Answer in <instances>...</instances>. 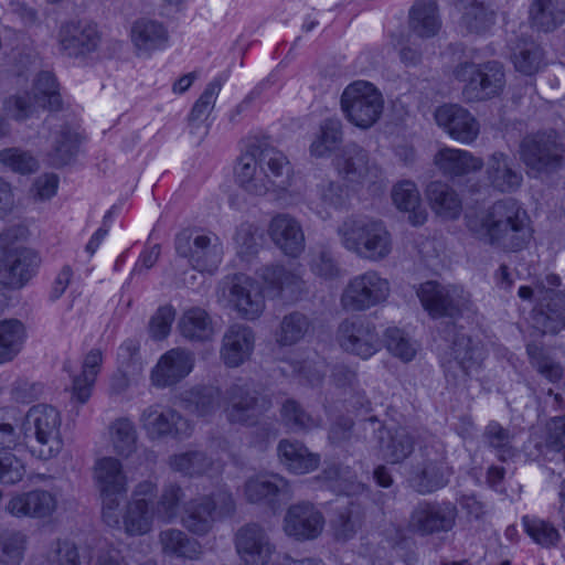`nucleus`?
Instances as JSON below:
<instances>
[{
	"label": "nucleus",
	"instance_id": "41",
	"mask_svg": "<svg viewBox=\"0 0 565 565\" xmlns=\"http://www.w3.org/2000/svg\"><path fill=\"white\" fill-rule=\"evenodd\" d=\"M451 355L466 375L477 372L484 360L483 347L473 341L462 330L456 331L451 345Z\"/></svg>",
	"mask_w": 565,
	"mask_h": 565
},
{
	"label": "nucleus",
	"instance_id": "29",
	"mask_svg": "<svg viewBox=\"0 0 565 565\" xmlns=\"http://www.w3.org/2000/svg\"><path fill=\"white\" fill-rule=\"evenodd\" d=\"M271 242L286 256L298 257L305 250V234L298 220L287 213L275 215L268 225Z\"/></svg>",
	"mask_w": 565,
	"mask_h": 565
},
{
	"label": "nucleus",
	"instance_id": "50",
	"mask_svg": "<svg viewBox=\"0 0 565 565\" xmlns=\"http://www.w3.org/2000/svg\"><path fill=\"white\" fill-rule=\"evenodd\" d=\"M379 438L383 458L391 463L403 461L414 450V440L405 428H397L394 433L380 429Z\"/></svg>",
	"mask_w": 565,
	"mask_h": 565
},
{
	"label": "nucleus",
	"instance_id": "42",
	"mask_svg": "<svg viewBox=\"0 0 565 565\" xmlns=\"http://www.w3.org/2000/svg\"><path fill=\"white\" fill-rule=\"evenodd\" d=\"M182 406L199 417L214 414L221 405V391L214 386H194L180 394Z\"/></svg>",
	"mask_w": 565,
	"mask_h": 565
},
{
	"label": "nucleus",
	"instance_id": "61",
	"mask_svg": "<svg viewBox=\"0 0 565 565\" xmlns=\"http://www.w3.org/2000/svg\"><path fill=\"white\" fill-rule=\"evenodd\" d=\"M280 417L282 423L294 431H308L322 425L320 417L308 414L301 405L294 399H287L282 404Z\"/></svg>",
	"mask_w": 565,
	"mask_h": 565
},
{
	"label": "nucleus",
	"instance_id": "1",
	"mask_svg": "<svg viewBox=\"0 0 565 565\" xmlns=\"http://www.w3.org/2000/svg\"><path fill=\"white\" fill-rule=\"evenodd\" d=\"M480 231L490 245L505 252L521 250L532 238L530 217L513 199L493 203L481 217Z\"/></svg>",
	"mask_w": 565,
	"mask_h": 565
},
{
	"label": "nucleus",
	"instance_id": "60",
	"mask_svg": "<svg viewBox=\"0 0 565 565\" xmlns=\"http://www.w3.org/2000/svg\"><path fill=\"white\" fill-rule=\"evenodd\" d=\"M310 327L309 319L300 312L286 315L276 331V342L279 345H294L303 339Z\"/></svg>",
	"mask_w": 565,
	"mask_h": 565
},
{
	"label": "nucleus",
	"instance_id": "15",
	"mask_svg": "<svg viewBox=\"0 0 565 565\" xmlns=\"http://www.w3.org/2000/svg\"><path fill=\"white\" fill-rule=\"evenodd\" d=\"M139 425L150 440H161L166 437L184 438L192 433L190 422L179 412L158 403L140 412Z\"/></svg>",
	"mask_w": 565,
	"mask_h": 565
},
{
	"label": "nucleus",
	"instance_id": "28",
	"mask_svg": "<svg viewBox=\"0 0 565 565\" xmlns=\"http://www.w3.org/2000/svg\"><path fill=\"white\" fill-rule=\"evenodd\" d=\"M129 38L137 56L150 57L154 52L167 47L169 31L158 20L140 18L131 24Z\"/></svg>",
	"mask_w": 565,
	"mask_h": 565
},
{
	"label": "nucleus",
	"instance_id": "27",
	"mask_svg": "<svg viewBox=\"0 0 565 565\" xmlns=\"http://www.w3.org/2000/svg\"><path fill=\"white\" fill-rule=\"evenodd\" d=\"M424 44V2L415 1L408 13L406 26L401 32L396 47L401 61L406 65L420 62Z\"/></svg>",
	"mask_w": 565,
	"mask_h": 565
},
{
	"label": "nucleus",
	"instance_id": "21",
	"mask_svg": "<svg viewBox=\"0 0 565 565\" xmlns=\"http://www.w3.org/2000/svg\"><path fill=\"white\" fill-rule=\"evenodd\" d=\"M258 276L273 297L297 301L306 292L300 266L288 268L282 265H266L259 269Z\"/></svg>",
	"mask_w": 565,
	"mask_h": 565
},
{
	"label": "nucleus",
	"instance_id": "32",
	"mask_svg": "<svg viewBox=\"0 0 565 565\" xmlns=\"http://www.w3.org/2000/svg\"><path fill=\"white\" fill-rule=\"evenodd\" d=\"M234 173L237 184L249 194L262 196L274 191L273 181L267 177L257 153L252 149L241 154Z\"/></svg>",
	"mask_w": 565,
	"mask_h": 565
},
{
	"label": "nucleus",
	"instance_id": "19",
	"mask_svg": "<svg viewBox=\"0 0 565 565\" xmlns=\"http://www.w3.org/2000/svg\"><path fill=\"white\" fill-rule=\"evenodd\" d=\"M434 119L451 139L462 145H471L480 134L478 119L458 104H445L436 108Z\"/></svg>",
	"mask_w": 565,
	"mask_h": 565
},
{
	"label": "nucleus",
	"instance_id": "33",
	"mask_svg": "<svg viewBox=\"0 0 565 565\" xmlns=\"http://www.w3.org/2000/svg\"><path fill=\"white\" fill-rule=\"evenodd\" d=\"M433 166L444 177L457 178L480 171L483 160L468 150L444 146L433 156Z\"/></svg>",
	"mask_w": 565,
	"mask_h": 565
},
{
	"label": "nucleus",
	"instance_id": "8",
	"mask_svg": "<svg viewBox=\"0 0 565 565\" xmlns=\"http://www.w3.org/2000/svg\"><path fill=\"white\" fill-rule=\"evenodd\" d=\"M61 415L56 408L46 404L32 406L23 417L22 428L25 437L32 434L39 448H32V455L42 460L56 457L62 448Z\"/></svg>",
	"mask_w": 565,
	"mask_h": 565
},
{
	"label": "nucleus",
	"instance_id": "63",
	"mask_svg": "<svg viewBox=\"0 0 565 565\" xmlns=\"http://www.w3.org/2000/svg\"><path fill=\"white\" fill-rule=\"evenodd\" d=\"M483 438L500 460L507 461L516 455V449L513 447L514 436L499 423H489L484 429Z\"/></svg>",
	"mask_w": 565,
	"mask_h": 565
},
{
	"label": "nucleus",
	"instance_id": "30",
	"mask_svg": "<svg viewBox=\"0 0 565 565\" xmlns=\"http://www.w3.org/2000/svg\"><path fill=\"white\" fill-rule=\"evenodd\" d=\"M244 495L250 503L265 502L275 505L279 500L291 497L289 482L275 473H259L249 477L244 484Z\"/></svg>",
	"mask_w": 565,
	"mask_h": 565
},
{
	"label": "nucleus",
	"instance_id": "56",
	"mask_svg": "<svg viewBox=\"0 0 565 565\" xmlns=\"http://www.w3.org/2000/svg\"><path fill=\"white\" fill-rule=\"evenodd\" d=\"M394 204L397 209L408 212V221L417 226L424 223V214L419 209V192L412 181H403L396 184L392 192Z\"/></svg>",
	"mask_w": 565,
	"mask_h": 565
},
{
	"label": "nucleus",
	"instance_id": "54",
	"mask_svg": "<svg viewBox=\"0 0 565 565\" xmlns=\"http://www.w3.org/2000/svg\"><path fill=\"white\" fill-rule=\"evenodd\" d=\"M512 62L518 72L533 75L544 64V52L533 40L522 39L513 47Z\"/></svg>",
	"mask_w": 565,
	"mask_h": 565
},
{
	"label": "nucleus",
	"instance_id": "58",
	"mask_svg": "<svg viewBox=\"0 0 565 565\" xmlns=\"http://www.w3.org/2000/svg\"><path fill=\"white\" fill-rule=\"evenodd\" d=\"M184 491L178 483L171 482L163 487L156 503H151L157 520L170 523L177 519Z\"/></svg>",
	"mask_w": 565,
	"mask_h": 565
},
{
	"label": "nucleus",
	"instance_id": "45",
	"mask_svg": "<svg viewBox=\"0 0 565 565\" xmlns=\"http://www.w3.org/2000/svg\"><path fill=\"white\" fill-rule=\"evenodd\" d=\"M348 190L335 181H322L317 186V200L311 202V209L323 220L331 216L332 211L347 206Z\"/></svg>",
	"mask_w": 565,
	"mask_h": 565
},
{
	"label": "nucleus",
	"instance_id": "38",
	"mask_svg": "<svg viewBox=\"0 0 565 565\" xmlns=\"http://www.w3.org/2000/svg\"><path fill=\"white\" fill-rule=\"evenodd\" d=\"M221 88L222 81L220 78H215L210 82L199 99L193 105L189 115L190 132L199 135V143L209 134V125L206 124V119L214 108Z\"/></svg>",
	"mask_w": 565,
	"mask_h": 565
},
{
	"label": "nucleus",
	"instance_id": "31",
	"mask_svg": "<svg viewBox=\"0 0 565 565\" xmlns=\"http://www.w3.org/2000/svg\"><path fill=\"white\" fill-rule=\"evenodd\" d=\"M56 508L55 494L39 489L15 493L6 505V510L13 516L32 519L49 518L55 512Z\"/></svg>",
	"mask_w": 565,
	"mask_h": 565
},
{
	"label": "nucleus",
	"instance_id": "37",
	"mask_svg": "<svg viewBox=\"0 0 565 565\" xmlns=\"http://www.w3.org/2000/svg\"><path fill=\"white\" fill-rule=\"evenodd\" d=\"M169 466L173 471L188 477H213L222 470L220 460H214L200 450L175 454L169 458Z\"/></svg>",
	"mask_w": 565,
	"mask_h": 565
},
{
	"label": "nucleus",
	"instance_id": "46",
	"mask_svg": "<svg viewBox=\"0 0 565 565\" xmlns=\"http://www.w3.org/2000/svg\"><path fill=\"white\" fill-rule=\"evenodd\" d=\"M250 149L257 153L259 163L265 168L269 180L273 181L274 191L286 189L291 170L287 157L275 148L252 147Z\"/></svg>",
	"mask_w": 565,
	"mask_h": 565
},
{
	"label": "nucleus",
	"instance_id": "34",
	"mask_svg": "<svg viewBox=\"0 0 565 565\" xmlns=\"http://www.w3.org/2000/svg\"><path fill=\"white\" fill-rule=\"evenodd\" d=\"M177 329L183 339L192 343H205L215 335L213 319L201 307L185 309L178 320Z\"/></svg>",
	"mask_w": 565,
	"mask_h": 565
},
{
	"label": "nucleus",
	"instance_id": "4",
	"mask_svg": "<svg viewBox=\"0 0 565 565\" xmlns=\"http://www.w3.org/2000/svg\"><path fill=\"white\" fill-rule=\"evenodd\" d=\"M392 295L388 278L376 269H366L350 277L340 295L347 312H364L384 306Z\"/></svg>",
	"mask_w": 565,
	"mask_h": 565
},
{
	"label": "nucleus",
	"instance_id": "52",
	"mask_svg": "<svg viewBox=\"0 0 565 565\" xmlns=\"http://www.w3.org/2000/svg\"><path fill=\"white\" fill-rule=\"evenodd\" d=\"M26 331L17 319L0 321V364L12 361L22 350Z\"/></svg>",
	"mask_w": 565,
	"mask_h": 565
},
{
	"label": "nucleus",
	"instance_id": "47",
	"mask_svg": "<svg viewBox=\"0 0 565 565\" xmlns=\"http://www.w3.org/2000/svg\"><path fill=\"white\" fill-rule=\"evenodd\" d=\"M460 26L467 33L480 34L488 31L495 22V11L482 1L466 0L460 4Z\"/></svg>",
	"mask_w": 565,
	"mask_h": 565
},
{
	"label": "nucleus",
	"instance_id": "62",
	"mask_svg": "<svg viewBox=\"0 0 565 565\" xmlns=\"http://www.w3.org/2000/svg\"><path fill=\"white\" fill-rule=\"evenodd\" d=\"M457 508L451 502L426 504V533L448 532L456 522Z\"/></svg>",
	"mask_w": 565,
	"mask_h": 565
},
{
	"label": "nucleus",
	"instance_id": "13",
	"mask_svg": "<svg viewBox=\"0 0 565 565\" xmlns=\"http://www.w3.org/2000/svg\"><path fill=\"white\" fill-rule=\"evenodd\" d=\"M226 418L231 423L253 425L271 407L268 396L260 394L254 381L237 379L224 394Z\"/></svg>",
	"mask_w": 565,
	"mask_h": 565
},
{
	"label": "nucleus",
	"instance_id": "25",
	"mask_svg": "<svg viewBox=\"0 0 565 565\" xmlns=\"http://www.w3.org/2000/svg\"><path fill=\"white\" fill-rule=\"evenodd\" d=\"M324 526L322 513L311 503L300 502L288 508L284 518L285 533L298 541L318 537Z\"/></svg>",
	"mask_w": 565,
	"mask_h": 565
},
{
	"label": "nucleus",
	"instance_id": "18",
	"mask_svg": "<svg viewBox=\"0 0 565 565\" xmlns=\"http://www.w3.org/2000/svg\"><path fill=\"white\" fill-rule=\"evenodd\" d=\"M60 50L70 57H84L98 50L102 32L96 23L87 20L64 22L57 33Z\"/></svg>",
	"mask_w": 565,
	"mask_h": 565
},
{
	"label": "nucleus",
	"instance_id": "5",
	"mask_svg": "<svg viewBox=\"0 0 565 565\" xmlns=\"http://www.w3.org/2000/svg\"><path fill=\"white\" fill-rule=\"evenodd\" d=\"M93 477L100 492L103 520L108 526L118 527L120 500L128 490V478L121 461L115 457L97 459L93 468Z\"/></svg>",
	"mask_w": 565,
	"mask_h": 565
},
{
	"label": "nucleus",
	"instance_id": "22",
	"mask_svg": "<svg viewBox=\"0 0 565 565\" xmlns=\"http://www.w3.org/2000/svg\"><path fill=\"white\" fill-rule=\"evenodd\" d=\"M332 163L338 174L351 183H372L379 174L377 167L370 163L367 151L356 143L347 145Z\"/></svg>",
	"mask_w": 565,
	"mask_h": 565
},
{
	"label": "nucleus",
	"instance_id": "20",
	"mask_svg": "<svg viewBox=\"0 0 565 565\" xmlns=\"http://www.w3.org/2000/svg\"><path fill=\"white\" fill-rule=\"evenodd\" d=\"M469 292L458 286L426 281V311L434 318H456L471 309Z\"/></svg>",
	"mask_w": 565,
	"mask_h": 565
},
{
	"label": "nucleus",
	"instance_id": "35",
	"mask_svg": "<svg viewBox=\"0 0 565 565\" xmlns=\"http://www.w3.org/2000/svg\"><path fill=\"white\" fill-rule=\"evenodd\" d=\"M486 172L492 188L502 193L516 191L523 182L522 173L503 152H494L489 157Z\"/></svg>",
	"mask_w": 565,
	"mask_h": 565
},
{
	"label": "nucleus",
	"instance_id": "2",
	"mask_svg": "<svg viewBox=\"0 0 565 565\" xmlns=\"http://www.w3.org/2000/svg\"><path fill=\"white\" fill-rule=\"evenodd\" d=\"M344 249L371 263L386 259L393 250V238L383 222L362 216L347 217L337 230Z\"/></svg>",
	"mask_w": 565,
	"mask_h": 565
},
{
	"label": "nucleus",
	"instance_id": "6",
	"mask_svg": "<svg viewBox=\"0 0 565 565\" xmlns=\"http://www.w3.org/2000/svg\"><path fill=\"white\" fill-rule=\"evenodd\" d=\"M41 264L36 252L18 242V230L0 234V276L12 288L23 287L35 276Z\"/></svg>",
	"mask_w": 565,
	"mask_h": 565
},
{
	"label": "nucleus",
	"instance_id": "51",
	"mask_svg": "<svg viewBox=\"0 0 565 565\" xmlns=\"http://www.w3.org/2000/svg\"><path fill=\"white\" fill-rule=\"evenodd\" d=\"M77 135L67 125L61 124L50 137L47 156L55 167L67 164L77 149Z\"/></svg>",
	"mask_w": 565,
	"mask_h": 565
},
{
	"label": "nucleus",
	"instance_id": "53",
	"mask_svg": "<svg viewBox=\"0 0 565 565\" xmlns=\"http://www.w3.org/2000/svg\"><path fill=\"white\" fill-rule=\"evenodd\" d=\"M342 124L337 118L322 121L320 129L310 145V154L316 158L330 156L342 142Z\"/></svg>",
	"mask_w": 565,
	"mask_h": 565
},
{
	"label": "nucleus",
	"instance_id": "43",
	"mask_svg": "<svg viewBox=\"0 0 565 565\" xmlns=\"http://www.w3.org/2000/svg\"><path fill=\"white\" fill-rule=\"evenodd\" d=\"M103 353L99 349H92L84 358L82 371L74 376L72 383V398L85 404L90 395L100 371Z\"/></svg>",
	"mask_w": 565,
	"mask_h": 565
},
{
	"label": "nucleus",
	"instance_id": "12",
	"mask_svg": "<svg viewBox=\"0 0 565 565\" xmlns=\"http://www.w3.org/2000/svg\"><path fill=\"white\" fill-rule=\"evenodd\" d=\"M518 296L522 300L535 299L532 320L542 333H557L565 327V295L562 291L536 282L533 288L521 286Z\"/></svg>",
	"mask_w": 565,
	"mask_h": 565
},
{
	"label": "nucleus",
	"instance_id": "64",
	"mask_svg": "<svg viewBox=\"0 0 565 565\" xmlns=\"http://www.w3.org/2000/svg\"><path fill=\"white\" fill-rule=\"evenodd\" d=\"M21 419L15 408L0 409V450L14 449L22 443V433L18 430Z\"/></svg>",
	"mask_w": 565,
	"mask_h": 565
},
{
	"label": "nucleus",
	"instance_id": "17",
	"mask_svg": "<svg viewBox=\"0 0 565 565\" xmlns=\"http://www.w3.org/2000/svg\"><path fill=\"white\" fill-rule=\"evenodd\" d=\"M337 341L343 351L362 360L370 359L381 348L376 326L364 318L343 320L338 327Z\"/></svg>",
	"mask_w": 565,
	"mask_h": 565
},
{
	"label": "nucleus",
	"instance_id": "26",
	"mask_svg": "<svg viewBox=\"0 0 565 565\" xmlns=\"http://www.w3.org/2000/svg\"><path fill=\"white\" fill-rule=\"evenodd\" d=\"M255 349V333L252 328L235 323L225 331L220 359L226 367L236 369L247 362Z\"/></svg>",
	"mask_w": 565,
	"mask_h": 565
},
{
	"label": "nucleus",
	"instance_id": "44",
	"mask_svg": "<svg viewBox=\"0 0 565 565\" xmlns=\"http://www.w3.org/2000/svg\"><path fill=\"white\" fill-rule=\"evenodd\" d=\"M159 543L162 552L167 555L199 559L203 554L201 543L179 529L161 531L159 533Z\"/></svg>",
	"mask_w": 565,
	"mask_h": 565
},
{
	"label": "nucleus",
	"instance_id": "57",
	"mask_svg": "<svg viewBox=\"0 0 565 565\" xmlns=\"http://www.w3.org/2000/svg\"><path fill=\"white\" fill-rule=\"evenodd\" d=\"M522 523L526 534L543 548H555L562 541L558 527L548 520L525 515Z\"/></svg>",
	"mask_w": 565,
	"mask_h": 565
},
{
	"label": "nucleus",
	"instance_id": "9",
	"mask_svg": "<svg viewBox=\"0 0 565 565\" xmlns=\"http://www.w3.org/2000/svg\"><path fill=\"white\" fill-rule=\"evenodd\" d=\"M234 511L232 493L222 488L186 502L181 523L189 532L202 536L213 529L215 522L232 515Z\"/></svg>",
	"mask_w": 565,
	"mask_h": 565
},
{
	"label": "nucleus",
	"instance_id": "11",
	"mask_svg": "<svg viewBox=\"0 0 565 565\" xmlns=\"http://www.w3.org/2000/svg\"><path fill=\"white\" fill-rule=\"evenodd\" d=\"M455 77L463 83L462 96L466 102H480L499 95L505 84L501 63L489 61L481 64L463 63L456 67Z\"/></svg>",
	"mask_w": 565,
	"mask_h": 565
},
{
	"label": "nucleus",
	"instance_id": "23",
	"mask_svg": "<svg viewBox=\"0 0 565 565\" xmlns=\"http://www.w3.org/2000/svg\"><path fill=\"white\" fill-rule=\"evenodd\" d=\"M194 353L184 348H173L160 356L150 373L151 384L164 388L179 383L194 367Z\"/></svg>",
	"mask_w": 565,
	"mask_h": 565
},
{
	"label": "nucleus",
	"instance_id": "39",
	"mask_svg": "<svg viewBox=\"0 0 565 565\" xmlns=\"http://www.w3.org/2000/svg\"><path fill=\"white\" fill-rule=\"evenodd\" d=\"M156 519L151 502H143L139 499L129 500L117 529L122 526L126 534L141 536L151 532Z\"/></svg>",
	"mask_w": 565,
	"mask_h": 565
},
{
	"label": "nucleus",
	"instance_id": "10",
	"mask_svg": "<svg viewBox=\"0 0 565 565\" xmlns=\"http://www.w3.org/2000/svg\"><path fill=\"white\" fill-rule=\"evenodd\" d=\"M341 109L349 122L365 130L381 118L384 98L372 83L355 81L344 88L341 95Z\"/></svg>",
	"mask_w": 565,
	"mask_h": 565
},
{
	"label": "nucleus",
	"instance_id": "7",
	"mask_svg": "<svg viewBox=\"0 0 565 565\" xmlns=\"http://www.w3.org/2000/svg\"><path fill=\"white\" fill-rule=\"evenodd\" d=\"M178 256L200 273L213 274L223 259V244L218 236L199 228H184L174 238Z\"/></svg>",
	"mask_w": 565,
	"mask_h": 565
},
{
	"label": "nucleus",
	"instance_id": "14",
	"mask_svg": "<svg viewBox=\"0 0 565 565\" xmlns=\"http://www.w3.org/2000/svg\"><path fill=\"white\" fill-rule=\"evenodd\" d=\"M61 106V97L57 93V84L50 72L38 74L32 94L24 92L9 97L4 102V110L13 119L22 121L32 117L38 109H57Z\"/></svg>",
	"mask_w": 565,
	"mask_h": 565
},
{
	"label": "nucleus",
	"instance_id": "24",
	"mask_svg": "<svg viewBox=\"0 0 565 565\" xmlns=\"http://www.w3.org/2000/svg\"><path fill=\"white\" fill-rule=\"evenodd\" d=\"M235 547L246 565H265L275 552L267 533L256 523L246 524L236 532Z\"/></svg>",
	"mask_w": 565,
	"mask_h": 565
},
{
	"label": "nucleus",
	"instance_id": "3",
	"mask_svg": "<svg viewBox=\"0 0 565 565\" xmlns=\"http://www.w3.org/2000/svg\"><path fill=\"white\" fill-rule=\"evenodd\" d=\"M520 159L533 178L557 172L565 161V145L554 129L527 134L520 143Z\"/></svg>",
	"mask_w": 565,
	"mask_h": 565
},
{
	"label": "nucleus",
	"instance_id": "48",
	"mask_svg": "<svg viewBox=\"0 0 565 565\" xmlns=\"http://www.w3.org/2000/svg\"><path fill=\"white\" fill-rule=\"evenodd\" d=\"M290 372L309 386H319L327 373V362L317 352L302 353L286 361Z\"/></svg>",
	"mask_w": 565,
	"mask_h": 565
},
{
	"label": "nucleus",
	"instance_id": "55",
	"mask_svg": "<svg viewBox=\"0 0 565 565\" xmlns=\"http://www.w3.org/2000/svg\"><path fill=\"white\" fill-rule=\"evenodd\" d=\"M109 436L117 455L128 458L136 451L138 434L129 418L121 417L114 420L109 427Z\"/></svg>",
	"mask_w": 565,
	"mask_h": 565
},
{
	"label": "nucleus",
	"instance_id": "16",
	"mask_svg": "<svg viewBox=\"0 0 565 565\" xmlns=\"http://www.w3.org/2000/svg\"><path fill=\"white\" fill-rule=\"evenodd\" d=\"M223 297L238 317L258 319L266 307L263 289L258 281L244 274L234 275L223 289Z\"/></svg>",
	"mask_w": 565,
	"mask_h": 565
},
{
	"label": "nucleus",
	"instance_id": "49",
	"mask_svg": "<svg viewBox=\"0 0 565 565\" xmlns=\"http://www.w3.org/2000/svg\"><path fill=\"white\" fill-rule=\"evenodd\" d=\"M427 198L430 209L443 218L455 220L461 213L460 198L446 183H431L427 190Z\"/></svg>",
	"mask_w": 565,
	"mask_h": 565
},
{
	"label": "nucleus",
	"instance_id": "36",
	"mask_svg": "<svg viewBox=\"0 0 565 565\" xmlns=\"http://www.w3.org/2000/svg\"><path fill=\"white\" fill-rule=\"evenodd\" d=\"M279 461L290 472L305 475L316 470L320 465V456L298 440L281 439L277 446Z\"/></svg>",
	"mask_w": 565,
	"mask_h": 565
},
{
	"label": "nucleus",
	"instance_id": "59",
	"mask_svg": "<svg viewBox=\"0 0 565 565\" xmlns=\"http://www.w3.org/2000/svg\"><path fill=\"white\" fill-rule=\"evenodd\" d=\"M526 352L535 371L553 384L565 385V369L535 344H527Z\"/></svg>",
	"mask_w": 565,
	"mask_h": 565
},
{
	"label": "nucleus",
	"instance_id": "40",
	"mask_svg": "<svg viewBox=\"0 0 565 565\" xmlns=\"http://www.w3.org/2000/svg\"><path fill=\"white\" fill-rule=\"evenodd\" d=\"M529 19L537 31L552 32L564 23L565 0H533Z\"/></svg>",
	"mask_w": 565,
	"mask_h": 565
}]
</instances>
